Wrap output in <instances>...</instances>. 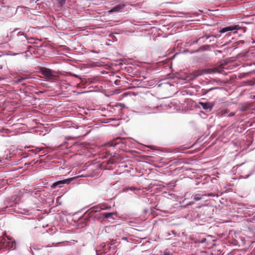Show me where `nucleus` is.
I'll list each match as a JSON object with an SVG mask.
<instances>
[{"mask_svg":"<svg viewBox=\"0 0 255 255\" xmlns=\"http://www.w3.org/2000/svg\"><path fill=\"white\" fill-rule=\"evenodd\" d=\"M164 255H172V254L169 252H165Z\"/></svg>","mask_w":255,"mask_h":255,"instance_id":"a211bd4d","label":"nucleus"},{"mask_svg":"<svg viewBox=\"0 0 255 255\" xmlns=\"http://www.w3.org/2000/svg\"><path fill=\"white\" fill-rule=\"evenodd\" d=\"M115 162H116V161H115V159H110L109 161V163H111V164H114Z\"/></svg>","mask_w":255,"mask_h":255,"instance_id":"dca6fc26","label":"nucleus"},{"mask_svg":"<svg viewBox=\"0 0 255 255\" xmlns=\"http://www.w3.org/2000/svg\"><path fill=\"white\" fill-rule=\"evenodd\" d=\"M241 28L238 25H231L221 28L220 30V33H225L229 31H233V33H237V31Z\"/></svg>","mask_w":255,"mask_h":255,"instance_id":"7ed1b4c3","label":"nucleus"},{"mask_svg":"<svg viewBox=\"0 0 255 255\" xmlns=\"http://www.w3.org/2000/svg\"><path fill=\"white\" fill-rule=\"evenodd\" d=\"M208 196H214V195L213 193L209 194L208 195Z\"/></svg>","mask_w":255,"mask_h":255,"instance_id":"aec40b11","label":"nucleus"},{"mask_svg":"<svg viewBox=\"0 0 255 255\" xmlns=\"http://www.w3.org/2000/svg\"><path fill=\"white\" fill-rule=\"evenodd\" d=\"M40 72L43 75V78L48 80H54L56 76L54 74V72L50 69L45 67H41Z\"/></svg>","mask_w":255,"mask_h":255,"instance_id":"f03ea898","label":"nucleus"},{"mask_svg":"<svg viewBox=\"0 0 255 255\" xmlns=\"http://www.w3.org/2000/svg\"><path fill=\"white\" fill-rule=\"evenodd\" d=\"M229 112V110L228 109H225V110H222L220 113H219V115L221 116H224L225 114L228 113Z\"/></svg>","mask_w":255,"mask_h":255,"instance_id":"ddd939ff","label":"nucleus"},{"mask_svg":"<svg viewBox=\"0 0 255 255\" xmlns=\"http://www.w3.org/2000/svg\"><path fill=\"white\" fill-rule=\"evenodd\" d=\"M16 248L15 241L10 237H7V240L3 237H0V251L14 250Z\"/></svg>","mask_w":255,"mask_h":255,"instance_id":"f257e3e1","label":"nucleus"},{"mask_svg":"<svg viewBox=\"0 0 255 255\" xmlns=\"http://www.w3.org/2000/svg\"><path fill=\"white\" fill-rule=\"evenodd\" d=\"M4 236H5V237L7 238V237H8L7 235H6V234L5 232H4L3 234V235L1 236V237H3L4 238Z\"/></svg>","mask_w":255,"mask_h":255,"instance_id":"6ab92c4d","label":"nucleus"},{"mask_svg":"<svg viewBox=\"0 0 255 255\" xmlns=\"http://www.w3.org/2000/svg\"><path fill=\"white\" fill-rule=\"evenodd\" d=\"M194 201H191V202H189L188 204H187L185 206V207H188L189 206H190V205H192L194 204Z\"/></svg>","mask_w":255,"mask_h":255,"instance_id":"2eb2a0df","label":"nucleus"},{"mask_svg":"<svg viewBox=\"0 0 255 255\" xmlns=\"http://www.w3.org/2000/svg\"><path fill=\"white\" fill-rule=\"evenodd\" d=\"M199 104L201 105L204 110L209 109L211 110L214 106L213 103L210 102L204 103L202 102H199Z\"/></svg>","mask_w":255,"mask_h":255,"instance_id":"39448f33","label":"nucleus"},{"mask_svg":"<svg viewBox=\"0 0 255 255\" xmlns=\"http://www.w3.org/2000/svg\"><path fill=\"white\" fill-rule=\"evenodd\" d=\"M119 138H117L115 140H113L112 141H109L107 143V145L109 146H115L117 144H118V142H117V140L119 139Z\"/></svg>","mask_w":255,"mask_h":255,"instance_id":"9d476101","label":"nucleus"},{"mask_svg":"<svg viewBox=\"0 0 255 255\" xmlns=\"http://www.w3.org/2000/svg\"><path fill=\"white\" fill-rule=\"evenodd\" d=\"M193 73H194V76L196 77L202 74V72L200 71H194Z\"/></svg>","mask_w":255,"mask_h":255,"instance_id":"4468645a","label":"nucleus"},{"mask_svg":"<svg viewBox=\"0 0 255 255\" xmlns=\"http://www.w3.org/2000/svg\"><path fill=\"white\" fill-rule=\"evenodd\" d=\"M224 68V66L223 64H221L217 67L210 69L209 70L210 71V73H221Z\"/></svg>","mask_w":255,"mask_h":255,"instance_id":"0eeeda50","label":"nucleus"},{"mask_svg":"<svg viewBox=\"0 0 255 255\" xmlns=\"http://www.w3.org/2000/svg\"><path fill=\"white\" fill-rule=\"evenodd\" d=\"M125 7V4H120L116 5L109 10V12L112 13L121 11Z\"/></svg>","mask_w":255,"mask_h":255,"instance_id":"423d86ee","label":"nucleus"},{"mask_svg":"<svg viewBox=\"0 0 255 255\" xmlns=\"http://www.w3.org/2000/svg\"><path fill=\"white\" fill-rule=\"evenodd\" d=\"M231 33H227V35H230V34H231Z\"/></svg>","mask_w":255,"mask_h":255,"instance_id":"b1692460","label":"nucleus"},{"mask_svg":"<svg viewBox=\"0 0 255 255\" xmlns=\"http://www.w3.org/2000/svg\"><path fill=\"white\" fill-rule=\"evenodd\" d=\"M115 213L114 212L112 213H102V216L105 218H111L112 217V216L115 215Z\"/></svg>","mask_w":255,"mask_h":255,"instance_id":"9b49d317","label":"nucleus"},{"mask_svg":"<svg viewBox=\"0 0 255 255\" xmlns=\"http://www.w3.org/2000/svg\"><path fill=\"white\" fill-rule=\"evenodd\" d=\"M115 83H116V84H117H117H118V82H117V81H116L115 82Z\"/></svg>","mask_w":255,"mask_h":255,"instance_id":"4be33fe9","label":"nucleus"},{"mask_svg":"<svg viewBox=\"0 0 255 255\" xmlns=\"http://www.w3.org/2000/svg\"><path fill=\"white\" fill-rule=\"evenodd\" d=\"M104 208H99L98 207H94L91 209H90L88 211L87 213H88L89 215H91L90 216H92V214L94 213H95L97 211H100L101 210L105 209Z\"/></svg>","mask_w":255,"mask_h":255,"instance_id":"6e6552de","label":"nucleus"},{"mask_svg":"<svg viewBox=\"0 0 255 255\" xmlns=\"http://www.w3.org/2000/svg\"><path fill=\"white\" fill-rule=\"evenodd\" d=\"M73 178H69L65 179L63 180L58 181L55 183H54L52 185L51 187L52 188H56L57 186H59L60 187H61L62 185L64 184H69L70 182L72 180Z\"/></svg>","mask_w":255,"mask_h":255,"instance_id":"20e7f679","label":"nucleus"},{"mask_svg":"<svg viewBox=\"0 0 255 255\" xmlns=\"http://www.w3.org/2000/svg\"><path fill=\"white\" fill-rule=\"evenodd\" d=\"M204 196H206V194H202L201 195L200 194H196L194 196L193 199L195 201H198L201 200L202 197Z\"/></svg>","mask_w":255,"mask_h":255,"instance_id":"1a4fd4ad","label":"nucleus"},{"mask_svg":"<svg viewBox=\"0 0 255 255\" xmlns=\"http://www.w3.org/2000/svg\"><path fill=\"white\" fill-rule=\"evenodd\" d=\"M235 113L234 112H231V113H230L228 115V117H233L235 115Z\"/></svg>","mask_w":255,"mask_h":255,"instance_id":"f3484780","label":"nucleus"},{"mask_svg":"<svg viewBox=\"0 0 255 255\" xmlns=\"http://www.w3.org/2000/svg\"><path fill=\"white\" fill-rule=\"evenodd\" d=\"M74 76H75V77H77V78H78V77H79V76H78V75H74Z\"/></svg>","mask_w":255,"mask_h":255,"instance_id":"412c9836","label":"nucleus"},{"mask_svg":"<svg viewBox=\"0 0 255 255\" xmlns=\"http://www.w3.org/2000/svg\"><path fill=\"white\" fill-rule=\"evenodd\" d=\"M28 79V77L27 76H23V77H20L16 80V82L17 83H20L22 82L23 80H25L26 79Z\"/></svg>","mask_w":255,"mask_h":255,"instance_id":"f8f14e48","label":"nucleus"},{"mask_svg":"<svg viewBox=\"0 0 255 255\" xmlns=\"http://www.w3.org/2000/svg\"><path fill=\"white\" fill-rule=\"evenodd\" d=\"M115 83H116V84H117H117H118V82H117V81H116L115 82Z\"/></svg>","mask_w":255,"mask_h":255,"instance_id":"5701e85b","label":"nucleus"}]
</instances>
